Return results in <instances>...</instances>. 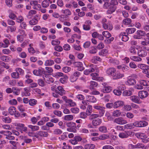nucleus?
<instances>
[{
	"label": "nucleus",
	"mask_w": 149,
	"mask_h": 149,
	"mask_svg": "<svg viewBox=\"0 0 149 149\" xmlns=\"http://www.w3.org/2000/svg\"><path fill=\"white\" fill-rule=\"evenodd\" d=\"M16 126V129L18 130L21 133L23 132V131L26 132L27 130V128L24 126V125L20 123H16L15 124Z\"/></svg>",
	"instance_id": "f257e3e1"
},
{
	"label": "nucleus",
	"mask_w": 149,
	"mask_h": 149,
	"mask_svg": "<svg viewBox=\"0 0 149 149\" xmlns=\"http://www.w3.org/2000/svg\"><path fill=\"white\" fill-rule=\"evenodd\" d=\"M134 127H145L148 125V123L144 121H136L134 123Z\"/></svg>",
	"instance_id": "f03ea898"
},
{
	"label": "nucleus",
	"mask_w": 149,
	"mask_h": 149,
	"mask_svg": "<svg viewBox=\"0 0 149 149\" xmlns=\"http://www.w3.org/2000/svg\"><path fill=\"white\" fill-rule=\"evenodd\" d=\"M113 122L117 124L121 125H124L127 123V121L121 117L115 118Z\"/></svg>",
	"instance_id": "7ed1b4c3"
},
{
	"label": "nucleus",
	"mask_w": 149,
	"mask_h": 149,
	"mask_svg": "<svg viewBox=\"0 0 149 149\" xmlns=\"http://www.w3.org/2000/svg\"><path fill=\"white\" fill-rule=\"evenodd\" d=\"M102 85L103 86L101 89V91L104 93H108L111 91V87L108 86L105 83H103Z\"/></svg>",
	"instance_id": "20e7f679"
},
{
	"label": "nucleus",
	"mask_w": 149,
	"mask_h": 149,
	"mask_svg": "<svg viewBox=\"0 0 149 149\" xmlns=\"http://www.w3.org/2000/svg\"><path fill=\"white\" fill-rule=\"evenodd\" d=\"M130 147H131L132 148H142L143 149H146V147H144L145 146L144 144L139 143L136 145H133L132 144H130L129 145Z\"/></svg>",
	"instance_id": "39448f33"
},
{
	"label": "nucleus",
	"mask_w": 149,
	"mask_h": 149,
	"mask_svg": "<svg viewBox=\"0 0 149 149\" xmlns=\"http://www.w3.org/2000/svg\"><path fill=\"white\" fill-rule=\"evenodd\" d=\"M124 74L120 73L119 72L116 71L112 76V78L114 79H120L124 77Z\"/></svg>",
	"instance_id": "423d86ee"
},
{
	"label": "nucleus",
	"mask_w": 149,
	"mask_h": 149,
	"mask_svg": "<svg viewBox=\"0 0 149 149\" xmlns=\"http://www.w3.org/2000/svg\"><path fill=\"white\" fill-rule=\"evenodd\" d=\"M43 69L40 68L38 69L34 70L33 71V73L34 75L36 76H41L43 73Z\"/></svg>",
	"instance_id": "0eeeda50"
},
{
	"label": "nucleus",
	"mask_w": 149,
	"mask_h": 149,
	"mask_svg": "<svg viewBox=\"0 0 149 149\" xmlns=\"http://www.w3.org/2000/svg\"><path fill=\"white\" fill-rule=\"evenodd\" d=\"M74 66L78 67V70L79 71H82L84 70V67L83 66V65L80 62H75L74 63Z\"/></svg>",
	"instance_id": "6e6552de"
},
{
	"label": "nucleus",
	"mask_w": 149,
	"mask_h": 149,
	"mask_svg": "<svg viewBox=\"0 0 149 149\" xmlns=\"http://www.w3.org/2000/svg\"><path fill=\"white\" fill-rule=\"evenodd\" d=\"M148 92L146 91H140L138 93L139 96L141 99H143L146 97L148 96Z\"/></svg>",
	"instance_id": "1a4fd4ad"
},
{
	"label": "nucleus",
	"mask_w": 149,
	"mask_h": 149,
	"mask_svg": "<svg viewBox=\"0 0 149 149\" xmlns=\"http://www.w3.org/2000/svg\"><path fill=\"white\" fill-rule=\"evenodd\" d=\"M57 90H55V92L58 93L61 96H63L65 93V91L64 90L63 88L61 86L57 87Z\"/></svg>",
	"instance_id": "9d476101"
},
{
	"label": "nucleus",
	"mask_w": 149,
	"mask_h": 149,
	"mask_svg": "<svg viewBox=\"0 0 149 149\" xmlns=\"http://www.w3.org/2000/svg\"><path fill=\"white\" fill-rule=\"evenodd\" d=\"M90 68L88 69L85 70L84 71V74L86 75H88L90 73L93 72L95 71L94 67V65L93 64H91L90 65Z\"/></svg>",
	"instance_id": "9b49d317"
},
{
	"label": "nucleus",
	"mask_w": 149,
	"mask_h": 149,
	"mask_svg": "<svg viewBox=\"0 0 149 149\" xmlns=\"http://www.w3.org/2000/svg\"><path fill=\"white\" fill-rule=\"evenodd\" d=\"M126 33H121L119 35L120 38H121L123 41L126 42L129 39V37L127 36L128 34L126 35Z\"/></svg>",
	"instance_id": "f8f14e48"
},
{
	"label": "nucleus",
	"mask_w": 149,
	"mask_h": 149,
	"mask_svg": "<svg viewBox=\"0 0 149 149\" xmlns=\"http://www.w3.org/2000/svg\"><path fill=\"white\" fill-rule=\"evenodd\" d=\"M102 122V120L99 118L93 120L92 121V124L93 126H96L100 125Z\"/></svg>",
	"instance_id": "ddd939ff"
},
{
	"label": "nucleus",
	"mask_w": 149,
	"mask_h": 149,
	"mask_svg": "<svg viewBox=\"0 0 149 149\" xmlns=\"http://www.w3.org/2000/svg\"><path fill=\"white\" fill-rule=\"evenodd\" d=\"M38 17L37 15H36L34 17V18L32 19L29 21V24L30 25H33L37 24L38 21Z\"/></svg>",
	"instance_id": "4468645a"
},
{
	"label": "nucleus",
	"mask_w": 149,
	"mask_h": 149,
	"mask_svg": "<svg viewBox=\"0 0 149 149\" xmlns=\"http://www.w3.org/2000/svg\"><path fill=\"white\" fill-rule=\"evenodd\" d=\"M124 102L121 101H118L115 102L113 104V108H117L118 107L123 106Z\"/></svg>",
	"instance_id": "2eb2a0df"
},
{
	"label": "nucleus",
	"mask_w": 149,
	"mask_h": 149,
	"mask_svg": "<svg viewBox=\"0 0 149 149\" xmlns=\"http://www.w3.org/2000/svg\"><path fill=\"white\" fill-rule=\"evenodd\" d=\"M137 54L139 56L141 57H144L146 56L147 52L143 49H139L138 50Z\"/></svg>",
	"instance_id": "dca6fc26"
},
{
	"label": "nucleus",
	"mask_w": 149,
	"mask_h": 149,
	"mask_svg": "<svg viewBox=\"0 0 149 149\" xmlns=\"http://www.w3.org/2000/svg\"><path fill=\"white\" fill-rule=\"evenodd\" d=\"M128 133V131H124V132L120 133L119 134V136L122 139L127 138L129 136Z\"/></svg>",
	"instance_id": "f3484780"
},
{
	"label": "nucleus",
	"mask_w": 149,
	"mask_h": 149,
	"mask_svg": "<svg viewBox=\"0 0 149 149\" xmlns=\"http://www.w3.org/2000/svg\"><path fill=\"white\" fill-rule=\"evenodd\" d=\"M130 99L133 102L139 103L140 98L137 96L136 95H133L130 97Z\"/></svg>",
	"instance_id": "a211bd4d"
},
{
	"label": "nucleus",
	"mask_w": 149,
	"mask_h": 149,
	"mask_svg": "<svg viewBox=\"0 0 149 149\" xmlns=\"http://www.w3.org/2000/svg\"><path fill=\"white\" fill-rule=\"evenodd\" d=\"M116 70L114 68H111L108 69L107 71V74L112 76L114 74Z\"/></svg>",
	"instance_id": "6ab92c4d"
},
{
	"label": "nucleus",
	"mask_w": 149,
	"mask_h": 149,
	"mask_svg": "<svg viewBox=\"0 0 149 149\" xmlns=\"http://www.w3.org/2000/svg\"><path fill=\"white\" fill-rule=\"evenodd\" d=\"M87 101L93 103L95 102L96 101V98L93 96L88 95L86 97Z\"/></svg>",
	"instance_id": "aec40b11"
},
{
	"label": "nucleus",
	"mask_w": 149,
	"mask_h": 149,
	"mask_svg": "<svg viewBox=\"0 0 149 149\" xmlns=\"http://www.w3.org/2000/svg\"><path fill=\"white\" fill-rule=\"evenodd\" d=\"M118 69H121L123 71H125L128 70L129 67L124 65H122L117 66Z\"/></svg>",
	"instance_id": "412c9836"
},
{
	"label": "nucleus",
	"mask_w": 149,
	"mask_h": 149,
	"mask_svg": "<svg viewBox=\"0 0 149 149\" xmlns=\"http://www.w3.org/2000/svg\"><path fill=\"white\" fill-rule=\"evenodd\" d=\"M137 67L138 68L143 70H146L149 67L148 65L142 63L139 64Z\"/></svg>",
	"instance_id": "4be33fe9"
},
{
	"label": "nucleus",
	"mask_w": 149,
	"mask_h": 149,
	"mask_svg": "<svg viewBox=\"0 0 149 149\" xmlns=\"http://www.w3.org/2000/svg\"><path fill=\"white\" fill-rule=\"evenodd\" d=\"M108 9L107 11L108 13L111 14L115 11L116 9V7L113 5H111Z\"/></svg>",
	"instance_id": "5701e85b"
},
{
	"label": "nucleus",
	"mask_w": 149,
	"mask_h": 149,
	"mask_svg": "<svg viewBox=\"0 0 149 149\" xmlns=\"http://www.w3.org/2000/svg\"><path fill=\"white\" fill-rule=\"evenodd\" d=\"M54 64V61L52 60H47L46 61L45 65L46 66H51Z\"/></svg>",
	"instance_id": "b1692460"
},
{
	"label": "nucleus",
	"mask_w": 149,
	"mask_h": 149,
	"mask_svg": "<svg viewBox=\"0 0 149 149\" xmlns=\"http://www.w3.org/2000/svg\"><path fill=\"white\" fill-rule=\"evenodd\" d=\"M16 112V108L14 107H10L8 109V112L11 115H14Z\"/></svg>",
	"instance_id": "393cba45"
},
{
	"label": "nucleus",
	"mask_w": 149,
	"mask_h": 149,
	"mask_svg": "<svg viewBox=\"0 0 149 149\" xmlns=\"http://www.w3.org/2000/svg\"><path fill=\"white\" fill-rule=\"evenodd\" d=\"M136 136L138 138L143 139V138H147L146 135L144 133H138L136 134Z\"/></svg>",
	"instance_id": "a878e982"
},
{
	"label": "nucleus",
	"mask_w": 149,
	"mask_h": 149,
	"mask_svg": "<svg viewBox=\"0 0 149 149\" xmlns=\"http://www.w3.org/2000/svg\"><path fill=\"white\" fill-rule=\"evenodd\" d=\"M37 134L41 136H47L48 134L47 132L44 131H40L37 132Z\"/></svg>",
	"instance_id": "bb28decb"
},
{
	"label": "nucleus",
	"mask_w": 149,
	"mask_h": 149,
	"mask_svg": "<svg viewBox=\"0 0 149 149\" xmlns=\"http://www.w3.org/2000/svg\"><path fill=\"white\" fill-rule=\"evenodd\" d=\"M2 120L4 122L6 123H10L11 121V119L9 117L3 116Z\"/></svg>",
	"instance_id": "cd10ccee"
},
{
	"label": "nucleus",
	"mask_w": 149,
	"mask_h": 149,
	"mask_svg": "<svg viewBox=\"0 0 149 149\" xmlns=\"http://www.w3.org/2000/svg\"><path fill=\"white\" fill-rule=\"evenodd\" d=\"M136 29L135 28H131L127 29L126 31L127 33V34H132L134 33L136 31Z\"/></svg>",
	"instance_id": "c85d7f7f"
},
{
	"label": "nucleus",
	"mask_w": 149,
	"mask_h": 149,
	"mask_svg": "<svg viewBox=\"0 0 149 149\" xmlns=\"http://www.w3.org/2000/svg\"><path fill=\"white\" fill-rule=\"evenodd\" d=\"M140 84L145 86H149V81L145 80H141L139 81Z\"/></svg>",
	"instance_id": "c756f323"
},
{
	"label": "nucleus",
	"mask_w": 149,
	"mask_h": 149,
	"mask_svg": "<svg viewBox=\"0 0 149 149\" xmlns=\"http://www.w3.org/2000/svg\"><path fill=\"white\" fill-rule=\"evenodd\" d=\"M95 147V146L93 144H87L84 147L85 149H94Z\"/></svg>",
	"instance_id": "7c9ffc66"
},
{
	"label": "nucleus",
	"mask_w": 149,
	"mask_h": 149,
	"mask_svg": "<svg viewBox=\"0 0 149 149\" xmlns=\"http://www.w3.org/2000/svg\"><path fill=\"white\" fill-rule=\"evenodd\" d=\"M132 94V91L130 90H125L123 92V95L124 96H130Z\"/></svg>",
	"instance_id": "2f4dec72"
},
{
	"label": "nucleus",
	"mask_w": 149,
	"mask_h": 149,
	"mask_svg": "<svg viewBox=\"0 0 149 149\" xmlns=\"http://www.w3.org/2000/svg\"><path fill=\"white\" fill-rule=\"evenodd\" d=\"M130 58L133 61H139L142 60L141 58L137 56H132L130 57Z\"/></svg>",
	"instance_id": "473e14b6"
},
{
	"label": "nucleus",
	"mask_w": 149,
	"mask_h": 149,
	"mask_svg": "<svg viewBox=\"0 0 149 149\" xmlns=\"http://www.w3.org/2000/svg\"><path fill=\"white\" fill-rule=\"evenodd\" d=\"M131 19L129 18H126L124 19L123 21V24L126 25H129L131 22Z\"/></svg>",
	"instance_id": "72a5a7b5"
},
{
	"label": "nucleus",
	"mask_w": 149,
	"mask_h": 149,
	"mask_svg": "<svg viewBox=\"0 0 149 149\" xmlns=\"http://www.w3.org/2000/svg\"><path fill=\"white\" fill-rule=\"evenodd\" d=\"M66 125L69 127H72L73 128H76V125L75 123L73 122H70L66 123Z\"/></svg>",
	"instance_id": "f704fd0d"
},
{
	"label": "nucleus",
	"mask_w": 149,
	"mask_h": 149,
	"mask_svg": "<svg viewBox=\"0 0 149 149\" xmlns=\"http://www.w3.org/2000/svg\"><path fill=\"white\" fill-rule=\"evenodd\" d=\"M13 92L16 95H19L20 93V90L17 87H13Z\"/></svg>",
	"instance_id": "c9c22d12"
},
{
	"label": "nucleus",
	"mask_w": 149,
	"mask_h": 149,
	"mask_svg": "<svg viewBox=\"0 0 149 149\" xmlns=\"http://www.w3.org/2000/svg\"><path fill=\"white\" fill-rule=\"evenodd\" d=\"M127 82L130 85H132L136 83V81L133 79L130 78L127 80Z\"/></svg>",
	"instance_id": "e433bc0d"
},
{
	"label": "nucleus",
	"mask_w": 149,
	"mask_h": 149,
	"mask_svg": "<svg viewBox=\"0 0 149 149\" xmlns=\"http://www.w3.org/2000/svg\"><path fill=\"white\" fill-rule=\"evenodd\" d=\"M99 130L100 132H102L106 133L107 131V127L104 126L100 127Z\"/></svg>",
	"instance_id": "4c0bfd02"
},
{
	"label": "nucleus",
	"mask_w": 149,
	"mask_h": 149,
	"mask_svg": "<svg viewBox=\"0 0 149 149\" xmlns=\"http://www.w3.org/2000/svg\"><path fill=\"white\" fill-rule=\"evenodd\" d=\"M109 136L108 134H103L99 137V139L100 140H105L109 138Z\"/></svg>",
	"instance_id": "58836bf2"
},
{
	"label": "nucleus",
	"mask_w": 149,
	"mask_h": 149,
	"mask_svg": "<svg viewBox=\"0 0 149 149\" xmlns=\"http://www.w3.org/2000/svg\"><path fill=\"white\" fill-rule=\"evenodd\" d=\"M97 86V84L96 82L93 81H91L90 82V89H93V87H96Z\"/></svg>",
	"instance_id": "ea45409f"
},
{
	"label": "nucleus",
	"mask_w": 149,
	"mask_h": 149,
	"mask_svg": "<svg viewBox=\"0 0 149 149\" xmlns=\"http://www.w3.org/2000/svg\"><path fill=\"white\" fill-rule=\"evenodd\" d=\"M28 127L33 131L37 130H39V127L37 125L33 126L31 125H29L28 126Z\"/></svg>",
	"instance_id": "a19ab883"
},
{
	"label": "nucleus",
	"mask_w": 149,
	"mask_h": 149,
	"mask_svg": "<svg viewBox=\"0 0 149 149\" xmlns=\"http://www.w3.org/2000/svg\"><path fill=\"white\" fill-rule=\"evenodd\" d=\"M66 103H68V105L70 107H74L76 105V103L74 102L70 99H68V101L66 102Z\"/></svg>",
	"instance_id": "79ce46f5"
},
{
	"label": "nucleus",
	"mask_w": 149,
	"mask_h": 149,
	"mask_svg": "<svg viewBox=\"0 0 149 149\" xmlns=\"http://www.w3.org/2000/svg\"><path fill=\"white\" fill-rule=\"evenodd\" d=\"M37 101L36 100L33 99H31L29 100V103L31 106H34L36 104Z\"/></svg>",
	"instance_id": "37998d69"
},
{
	"label": "nucleus",
	"mask_w": 149,
	"mask_h": 149,
	"mask_svg": "<svg viewBox=\"0 0 149 149\" xmlns=\"http://www.w3.org/2000/svg\"><path fill=\"white\" fill-rule=\"evenodd\" d=\"M103 35L107 38H109L111 36V34L107 31H104L102 32Z\"/></svg>",
	"instance_id": "c03bdc74"
},
{
	"label": "nucleus",
	"mask_w": 149,
	"mask_h": 149,
	"mask_svg": "<svg viewBox=\"0 0 149 149\" xmlns=\"http://www.w3.org/2000/svg\"><path fill=\"white\" fill-rule=\"evenodd\" d=\"M121 112L119 110H117L113 112V115L115 117H118L120 115Z\"/></svg>",
	"instance_id": "a18cd8bd"
},
{
	"label": "nucleus",
	"mask_w": 149,
	"mask_h": 149,
	"mask_svg": "<svg viewBox=\"0 0 149 149\" xmlns=\"http://www.w3.org/2000/svg\"><path fill=\"white\" fill-rule=\"evenodd\" d=\"M73 116L71 115H68L65 116L64 117V119L65 120H72Z\"/></svg>",
	"instance_id": "49530a36"
},
{
	"label": "nucleus",
	"mask_w": 149,
	"mask_h": 149,
	"mask_svg": "<svg viewBox=\"0 0 149 149\" xmlns=\"http://www.w3.org/2000/svg\"><path fill=\"white\" fill-rule=\"evenodd\" d=\"M12 77L15 79H18L19 77V74L16 72H13L11 74Z\"/></svg>",
	"instance_id": "de8ad7c7"
},
{
	"label": "nucleus",
	"mask_w": 149,
	"mask_h": 149,
	"mask_svg": "<svg viewBox=\"0 0 149 149\" xmlns=\"http://www.w3.org/2000/svg\"><path fill=\"white\" fill-rule=\"evenodd\" d=\"M49 4L47 0L43 1L42 3V5L43 8H46L49 6Z\"/></svg>",
	"instance_id": "09e8293b"
},
{
	"label": "nucleus",
	"mask_w": 149,
	"mask_h": 149,
	"mask_svg": "<svg viewBox=\"0 0 149 149\" xmlns=\"http://www.w3.org/2000/svg\"><path fill=\"white\" fill-rule=\"evenodd\" d=\"M133 123H131L127 124L124 125V127L126 129H132L134 127Z\"/></svg>",
	"instance_id": "8fccbe9b"
},
{
	"label": "nucleus",
	"mask_w": 149,
	"mask_h": 149,
	"mask_svg": "<svg viewBox=\"0 0 149 149\" xmlns=\"http://www.w3.org/2000/svg\"><path fill=\"white\" fill-rule=\"evenodd\" d=\"M38 83L39 86L42 87L45 86V82L42 79H38Z\"/></svg>",
	"instance_id": "3c124183"
},
{
	"label": "nucleus",
	"mask_w": 149,
	"mask_h": 149,
	"mask_svg": "<svg viewBox=\"0 0 149 149\" xmlns=\"http://www.w3.org/2000/svg\"><path fill=\"white\" fill-rule=\"evenodd\" d=\"M137 34L138 35L144 36L146 35V33L144 31L142 30H138L137 31Z\"/></svg>",
	"instance_id": "603ef678"
},
{
	"label": "nucleus",
	"mask_w": 149,
	"mask_h": 149,
	"mask_svg": "<svg viewBox=\"0 0 149 149\" xmlns=\"http://www.w3.org/2000/svg\"><path fill=\"white\" fill-rule=\"evenodd\" d=\"M92 107L91 105H88L87 107V114L88 115H90L91 114L92 112Z\"/></svg>",
	"instance_id": "864d4df0"
},
{
	"label": "nucleus",
	"mask_w": 149,
	"mask_h": 149,
	"mask_svg": "<svg viewBox=\"0 0 149 149\" xmlns=\"http://www.w3.org/2000/svg\"><path fill=\"white\" fill-rule=\"evenodd\" d=\"M113 40L114 38L113 37H111L110 38H107L106 39L104 40V42L106 44H109L111 41H113Z\"/></svg>",
	"instance_id": "5fc2aeb1"
},
{
	"label": "nucleus",
	"mask_w": 149,
	"mask_h": 149,
	"mask_svg": "<svg viewBox=\"0 0 149 149\" xmlns=\"http://www.w3.org/2000/svg\"><path fill=\"white\" fill-rule=\"evenodd\" d=\"M13 0H5V2L7 5L10 7L12 6V2Z\"/></svg>",
	"instance_id": "6e6d98bb"
},
{
	"label": "nucleus",
	"mask_w": 149,
	"mask_h": 149,
	"mask_svg": "<svg viewBox=\"0 0 149 149\" xmlns=\"http://www.w3.org/2000/svg\"><path fill=\"white\" fill-rule=\"evenodd\" d=\"M126 117L129 119H132L134 117V115L132 113L128 112L126 113Z\"/></svg>",
	"instance_id": "4d7b16f0"
},
{
	"label": "nucleus",
	"mask_w": 149,
	"mask_h": 149,
	"mask_svg": "<svg viewBox=\"0 0 149 149\" xmlns=\"http://www.w3.org/2000/svg\"><path fill=\"white\" fill-rule=\"evenodd\" d=\"M99 116L98 114L93 113L91 115V116H89V118L90 120H92L93 119L97 118Z\"/></svg>",
	"instance_id": "13d9d810"
},
{
	"label": "nucleus",
	"mask_w": 149,
	"mask_h": 149,
	"mask_svg": "<svg viewBox=\"0 0 149 149\" xmlns=\"http://www.w3.org/2000/svg\"><path fill=\"white\" fill-rule=\"evenodd\" d=\"M54 133L55 134H60L62 133V131L59 129H55L53 131Z\"/></svg>",
	"instance_id": "bf43d9fd"
},
{
	"label": "nucleus",
	"mask_w": 149,
	"mask_h": 149,
	"mask_svg": "<svg viewBox=\"0 0 149 149\" xmlns=\"http://www.w3.org/2000/svg\"><path fill=\"white\" fill-rule=\"evenodd\" d=\"M60 43V41L57 39L53 40L52 41V44L53 45H59Z\"/></svg>",
	"instance_id": "052dcab7"
},
{
	"label": "nucleus",
	"mask_w": 149,
	"mask_h": 149,
	"mask_svg": "<svg viewBox=\"0 0 149 149\" xmlns=\"http://www.w3.org/2000/svg\"><path fill=\"white\" fill-rule=\"evenodd\" d=\"M71 111L72 112L74 113H77L79 112V109L76 107L72 108L71 109Z\"/></svg>",
	"instance_id": "680f3d73"
},
{
	"label": "nucleus",
	"mask_w": 149,
	"mask_h": 149,
	"mask_svg": "<svg viewBox=\"0 0 149 149\" xmlns=\"http://www.w3.org/2000/svg\"><path fill=\"white\" fill-rule=\"evenodd\" d=\"M105 108L103 107V108H102V109H101L99 111V112L100 114V115H99V116L101 117L103 116L105 112Z\"/></svg>",
	"instance_id": "e2e57ef3"
},
{
	"label": "nucleus",
	"mask_w": 149,
	"mask_h": 149,
	"mask_svg": "<svg viewBox=\"0 0 149 149\" xmlns=\"http://www.w3.org/2000/svg\"><path fill=\"white\" fill-rule=\"evenodd\" d=\"M63 74L62 72H58L54 74V77L56 78H58L61 77H63Z\"/></svg>",
	"instance_id": "0e129e2a"
},
{
	"label": "nucleus",
	"mask_w": 149,
	"mask_h": 149,
	"mask_svg": "<svg viewBox=\"0 0 149 149\" xmlns=\"http://www.w3.org/2000/svg\"><path fill=\"white\" fill-rule=\"evenodd\" d=\"M63 13L65 14L66 16L68 15H70L71 14V12L68 9H67L65 10H63Z\"/></svg>",
	"instance_id": "69168bd1"
},
{
	"label": "nucleus",
	"mask_w": 149,
	"mask_h": 149,
	"mask_svg": "<svg viewBox=\"0 0 149 149\" xmlns=\"http://www.w3.org/2000/svg\"><path fill=\"white\" fill-rule=\"evenodd\" d=\"M113 92L114 93L117 95H120L121 93V91L118 89H115L113 90Z\"/></svg>",
	"instance_id": "338daca9"
},
{
	"label": "nucleus",
	"mask_w": 149,
	"mask_h": 149,
	"mask_svg": "<svg viewBox=\"0 0 149 149\" xmlns=\"http://www.w3.org/2000/svg\"><path fill=\"white\" fill-rule=\"evenodd\" d=\"M102 149H114V148L111 145H106L103 147Z\"/></svg>",
	"instance_id": "774afa93"
}]
</instances>
